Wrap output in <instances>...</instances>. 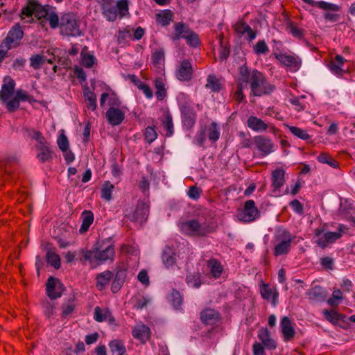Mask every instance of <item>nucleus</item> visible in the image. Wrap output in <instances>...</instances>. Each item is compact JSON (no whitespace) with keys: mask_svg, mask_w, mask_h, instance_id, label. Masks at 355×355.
<instances>
[{"mask_svg":"<svg viewBox=\"0 0 355 355\" xmlns=\"http://www.w3.org/2000/svg\"><path fill=\"white\" fill-rule=\"evenodd\" d=\"M157 136V132L153 127L148 126L146 128L145 137L148 142L151 143L155 141Z\"/></svg>","mask_w":355,"mask_h":355,"instance_id":"61","label":"nucleus"},{"mask_svg":"<svg viewBox=\"0 0 355 355\" xmlns=\"http://www.w3.org/2000/svg\"><path fill=\"white\" fill-rule=\"evenodd\" d=\"M112 277V273L106 270L96 277V286L99 290H103L105 286L110 282Z\"/></svg>","mask_w":355,"mask_h":355,"instance_id":"31","label":"nucleus"},{"mask_svg":"<svg viewBox=\"0 0 355 355\" xmlns=\"http://www.w3.org/2000/svg\"><path fill=\"white\" fill-rule=\"evenodd\" d=\"M185 39L188 45L197 47L200 42L198 35L187 27L184 23L179 22L175 25V34L173 40Z\"/></svg>","mask_w":355,"mask_h":355,"instance_id":"5","label":"nucleus"},{"mask_svg":"<svg viewBox=\"0 0 355 355\" xmlns=\"http://www.w3.org/2000/svg\"><path fill=\"white\" fill-rule=\"evenodd\" d=\"M303 1L307 3L311 6H317L320 9L324 10H330L338 12L340 10V6L336 4L328 3L324 1H315L314 0H302Z\"/></svg>","mask_w":355,"mask_h":355,"instance_id":"26","label":"nucleus"},{"mask_svg":"<svg viewBox=\"0 0 355 355\" xmlns=\"http://www.w3.org/2000/svg\"><path fill=\"white\" fill-rule=\"evenodd\" d=\"M352 209V205L348 204L347 201L341 202L338 212L340 215L348 217L350 214L349 210Z\"/></svg>","mask_w":355,"mask_h":355,"instance_id":"60","label":"nucleus"},{"mask_svg":"<svg viewBox=\"0 0 355 355\" xmlns=\"http://www.w3.org/2000/svg\"><path fill=\"white\" fill-rule=\"evenodd\" d=\"M24 33L19 24L15 25L8 32L6 37L1 44V48L5 51L19 46Z\"/></svg>","mask_w":355,"mask_h":355,"instance_id":"8","label":"nucleus"},{"mask_svg":"<svg viewBox=\"0 0 355 355\" xmlns=\"http://www.w3.org/2000/svg\"><path fill=\"white\" fill-rule=\"evenodd\" d=\"M208 137L209 140L216 141L219 139L220 132L216 122H212L208 129Z\"/></svg>","mask_w":355,"mask_h":355,"instance_id":"51","label":"nucleus"},{"mask_svg":"<svg viewBox=\"0 0 355 355\" xmlns=\"http://www.w3.org/2000/svg\"><path fill=\"white\" fill-rule=\"evenodd\" d=\"M171 302L175 309H178L182 302V297L180 292L173 291L171 293Z\"/></svg>","mask_w":355,"mask_h":355,"instance_id":"55","label":"nucleus"},{"mask_svg":"<svg viewBox=\"0 0 355 355\" xmlns=\"http://www.w3.org/2000/svg\"><path fill=\"white\" fill-rule=\"evenodd\" d=\"M162 261L166 268L173 267L176 261L175 254L169 247H166L162 253Z\"/></svg>","mask_w":355,"mask_h":355,"instance_id":"29","label":"nucleus"},{"mask_svg":"<svg viewBox=\"0 0 355 355\" xmlns=\"http://www.w3.org/2000/svg\"><path fill=\"white\" fill-rule=\"evenodd\" d=\"M46 286V294L52 300L60 297L64 291L63 284L53 277H49Z\"/></svg>","mask_w":355,"mask_h":355,"instance_id":"11","label":"nucleus"},{"mask_svg":"<svg viewBox=\"0 0 355 355\" xmlns=\"http://www.w3.org/2000/svg\"><path fill=\"white\" fill-rule=\"evenodd\" d=\"M20 103L18 98L15 96L10 101H7L6 108L10 112L16 111L19 107Z\"/></svg>","mask_w":355,"mask_h":355,"instance_id":"62","label":"nucleus"},{"mask_svg":"<svg viewBox=\"0 0 355 355\" xmlns=\"http://www.w3.org/2000/svg\"><path fill=\"white\" fill-rule=\"evenodd\" d=\"M258 338L261 341L263 345L267 349H275L276 348V342L270 336L269 331L266 328L259 330Z\"/></svg>","mask_w":355,"mask_h":355,"instance_id":"24","label":"nucleus"},{"mask_svg":"<svg viewBox=\"0 0 355 355\" xmlns=\"http://www.w3.org/2000/svg\"><path fill=\"white\" fill-rule=\"evenodd\" d=\"M60 29L62 35L68 37H79L83 35L80 24L73 13L64 14L60 21Z\"/></svg>","mask_w":355,"mask_h":355,"instance_id":"3","label":"nucleus"},{"mask_svg":"<svg viewBox=\"0 0 355 355\" xmlns=\"http://www.w3.org/2000/svg\"><path fill=\"white\" fill-rule=\"evenodd\" d=\"M51 9L52 8L49 5L42 6L35 0H29L27 5L21 10V16L30 17L34 15L38 19L46 18Z\"/></svg>","mask_w":355,"mask_h":355,"instance_id":"6","label":"nucleus"},{"mask_svg":"<svg viewBox=\"0 0 355 355\" xmlns=\"http://www.w3.org/2000/svg\"><path fill=\"white\" fill-rule=\"evenodd\" d=\"M240 77L239 78V84H247L248 83H252V71L250 72L245 66H241L239 67Z\"/></svg>","mask_w":355,"mask_h":355,"instance_id":"37","label":"nucleus"},{"mask_svg":"<svg viewBox=\"0 0 355 355\" xmlns=\"http://www.w3.org/2000/svg\"><path fill=\"white\" fill-rule=\"evenodd\" d=\"M259 211L252 200H247L244 204V208L239 214L240 220L244 222H251L258 218Z\"/></svg>","mask_w":355,"mask_h":355,"instance_id":"12","label":"nucleus"},{"mask_svg":"<svg viewBox=\"0 0 355 355\" xmlns=\"http://www.w3.org/2000/svg\"><path fill=\"white\" fill-rule=\"evenodd\" d=\"M247 123L250 129L257 132L264 131L268 128L267 124L263 121L254 116H250L248 118Z\"/></svg>","mask_w":355,"mask_h":355,"instance_id":"28","label":"nucleus"},{"mask_svg":"<svg viewBox=\"0 0 355 355\" xmlns=\"http://www.w3.org/2000/svg\"><path fill=\"white\" fill-rule=\"evenodd\" d=\"M132 336L141 343H146L150 337V328L143 324L136 325L132 329Z\"/></svg>","mask_w":355,"mask_h":355,"instance_id":"20","label":"nucleus"},{"mask_svg":"<svg viewBox=\"0 0 355 355\" xmlns=\"http://www.w3.org/2000/svg\"><path fill=\"white\" fill-rule=\"evenodd\" d=\"M109 311L108 309H102L99 306H96L94 313V320L100 322L107 320V315H109Z\"/></svg>","mask_w":355,"mask_h":355,"instance_id":"47","label":"nucleus"},{"mask_svg":"<svg viewBox=\"0 0 355 355\" xmlns=\"http://www.w3.org/2000/svg\"><path fill=\"white\" fill-rule=\"evenodd\" d=\"M234 30L236 33L244 35L246 33L248 30H250V26L244 21H238L234 26Z\"/></svg>","mask_w":355,"mask_h":355,"instance_id":"59","label":"nucleus"},{"mask_svg":"<svg viewBox=\"0 0 355 355\" xmlns=\"http://www.w3.org/2000/svg\"><path fill=\"white\" fill-rule=\"evenodd\" d=\"M82 64L87 68H91L95 63V57L87 53V47H85L80 53Z\"/></svg>","mask_w":355,"mask_h":355,"instance_id":"36","label":"nucleus"},{"mask_svg":"<svg viewBox=\"0 0 355 355\" xmlns=\"http://www.w3.org/2000/svg\"><path fill=\"white\" fill-rule=\"evenodd\" d=\"M162 125L166 130V136L171 137L173 134V123L172 116L170 114H166L164 119L162 121Z\"/></svg>","mask_w":355,"mask_h":355,"instance_id":"45","label":"nucleus"},{"mask_svg":"<svg viewBox=\"0 0 355 355\" xmlns=\"http://www.w3.org/2000/svg\"><path fill=\"white\" fill-rule=\"evenodd\" d=\"M94 221V215L90 211H85L83 213V222L80 228V232H87Z\"/></svg>","mask_w":355,"mask_h":355,"instance_id":"32","label":"nucleus"},{"mask_svg":"<svg viewBox=\"0 0 355 355\" xmlns=\"http://www.w3.org/2000/svg\"><path fill=\"white\" fill-rule=\"evenodd\" d=\"M36 148L39 150L37 157L41 162H48L52 158V152L46 140L37 144Z\"/></svg>","mask_w":355,"mask_h":355,"instance_id":"23","label":"nucleus"},{"mask_svg":"<svg viewBox=\"0 0 355 355\" xmlns=\"http://www.w3.org/2000/svg\"><path fill=\"white\" fill-rule=\"evenodd\" d=\"M201 321L205 324H214L220 319V313L212 309H205L200 313Z\"/></svg>","mask_w":355,"mask_h":355,"instance_id":"21","label":"nucleus"},{"mask_svg":"<svg viewBox=\"0 0 355 355\" xmlns=\"http://www.w3.org/2000/svg\"><path fill=\"white\" fill-rule=\"evenodd\" d=\"M187 283L193 288H199L201 285L200 275L199 272H194L187 276Z\"/></svg>","mask_w":355,"mask_h":355,"instance_id":"46","label":"nucleus"},{"mask_svg":"<svg viewBox=\"0 0 355 355\" xmlns=\"http://www.w3.org/2000/svg\"><path fill=\"white\" fill-rule=\"evenodd\" d=\"M76 308L74 300L70 298L67 302L62 305V317L67 318L71 315Z\"/></svg>","mask_w":355,"mask_h":355,"instance_id":"42","label":"nucleus"},{"mask_svg":"<svg viewBox=\"0 0 355 355\" xmlns=\"http://www.w3.org/2000/svg\"><path fill=\"white\" fill-rule=\"evenodd\" d=\"M201 193L202 191L200 188L193 186L189 188L187 195L193 200H198L200 197Z\"/></svg>","mask_w":355,"mask_h":355,"instance_id":"63","label":"nucleus"},{"mask_svg":"<svg viewBox=\"0 0 355 355\" xmlns=\"http://www.w3.org/2000/svg\"><path fill=\"white\" fill-rule=\"evenodd\" d=\"M46 58L40 54L32 55L30 58V65L34 69H39L44 64Z\"/></svg>","mask_w":355,"mask_h":355,"instance_id":"39","label":"nucleus"},{"mask_svg":"<svg viewBox=\"0 0 355 355\" xmlns=\"http://www.w3.org/2000/svg\"><path fill=\"white\" fill-rule=\"evenodd\" d=\"M114 189V185L110 182H107L103 184L101 190V198L107 201L112 199V193Z\"/></svg>","mask_w":355,"mask_h":355,"instance_id":"49","label":"nucleus"},{"mask_svg":"<svg viewBox=\"0 0 355 355\" xmlns=\"http://www.w3.org/2000/svg\"><path fill=\"white\" fill-rule=\"evenodd\" d=\"M124 118V112L118 107H110L106 112V119L112 125H120Z\"/></svg>","mask_w":355,"mask_h":355,"instance_id":"18","label":"nucleus"},{"mask_svg":"<svg viewBox=\"0 0 355 355\" xmlns=\"http://www.w3.org/2000/svg\"><path fill=\"white\" fill-rule=\"evenodd\" d=\"M261 294L263 299L269 300L271 297H272V304L273 305L276 304L277 299L279 296L278 292L272 289L267 284H263L261 288Z\"/></svg>","mask_w":355,"mask_h":355,"instance_id":"30","label":"nucleus"},{"mask_svg":"<svg viewBox=\"0 0 355 355\" xmlns=\"http://www.w3.org/2000/svg\"><path fill=\"white\" fill-rule=\"evenodd\" d=\"M155 86L156 88L155 95L159 101H162L164 98L166 94V92L164 87V84L162 79H156L155 81Z\"/></svg>","mask_w":355,"mask_h":355,"instance_id":"43","label":"nucleus"},{"mask_svg":"<svg viewBox=\"0 0 355 355\" xmlns=\"http://www.w3.org/2000/svg\"><path fill=\"white\" fill-rule=\"evenodd\" d=\"M309 299L313 302H323L326 298V293L320 286H315L306 292Z\"/></svg>","mask_w":355,"mask_h":355,"instance_id":"27","label":"nucleus"},{"mask_svg":"<svg viewBox=\"0 0 355 355\" xmlns=\"http://www.w3.org/2000/svg\"><path fill=\"white\" fill-rule=\"evenodd\" d=\"M318 160L319 162L322 164H327L331 166L332 168H337L338 166V163L331 158L327 153H322L318 157Z\"/></svg>","mask_w":355,"mask_h":355,"instance_id":"48","label":"nucleus"},{"mask_svg":"<svg viewBox=\"0 0 355 355\" xmlns=\"http://www.w3.org/2000/svg\"><path fill=\"white\" fill-rule=\"evenodd\" d=\"M15 83L10 77H6L0 91V98L3 102H6L13 94Z\"/></svg>","mask_w":355,"mask_h":355,"instance_id":"19","label":"nucleus"},{"mask_svg":"<svg viewBox=\"0 0 355 355\" xmlns=\"http://www.w3.org/2000/svg\"><path fill=\"white\" fill-rule=\"evenodd\" d=\"M42 307L44 309V314L46 317L49 318L53 314L55 309L54 304L47 300L42 302Z\"/></svg>","mask_w":355,"mask_h":355,"instance_id":"58","label":"nucleus"},{"mask_svg":"<svg viewBox=\"0 0 355 355\" xmlns=\"http://www.w3.org/2000/svg\"><path fill=\"white\" fill-rule=\"evenodd\" d=\"M102 12L108 21L116 19L118 12L114 0H101Z\"/></svg>","mask_w":355,"mask_h":355,"instance_id":"16","label":"nucleus"},{"mask_svg":"<svg viewBox=\"0 0 355 355\" xmlns=\"http://www.w3.org/2000/svg\"><path fill=\"white\" fill-rule=\"evenodd\" d=\"M343 225H340L339 232H327L324 234H322V231L317 230L316 236H318V239L316 240V243L322 248H326L328 244L334 243L336 240L341 237V232H343Z\"/></svg>","mask_w":355,"mask_h":355,"instance_id":"10","label":"nucleus"},{"mask_svg":"<svg viewBox=\"0 0 355 355\" xmlns=\"http://www.w3.org/2000/svg\"><path fill=\"white\" fill-rule=\"evenodd\" d=\"M254 51L258 55L266 54L269 51V49L264 40H260L254 46Z\"/></svg>","mask_w":355,"mask_h":355,"instance_id":"54","label":"nucleus"},{"mask_svg":"<svg viewBox=\"0 0 355 355\" xmlns=\"http://www.w3.org/2000/svg\"><path fill=\"white\" fill-rule=\"evenodd\" d=\"M205 87L210 89L213 92H218L221 89L220 83L214 75L207 76Z\"/></svg>","mask_w":355,"mask_h":355,"instance_id":"33","label":"nucleus"},{"mask_svg":"<svg viewBox=\"0 0 355 355\" xmlns=\"http://www.w3.org/2000/svg\"><path fill=\"white\" fill-rule=\"evenodd\" d=\"M46 260L48 263L51 264L55 269L60 268V256L51 250H49L46 254Z\"/></svg>","mask_w":355,"mask_h":355,"instance_id":"35","label":"nucleus"},{"mask_svg":"<svg viewBox=\"0 0 355 355\" xmlns=\"http://www.w3.org/2000/svg\"><path fill=\"white\" fill-rule=\"evenodd\" d=\"M157 20L162 26H167L172 20V12L169 10H164L156 15Z\"/></svg>","mask_w":355,"mask_h":355,"instance_id":"38","label":"nucleus"},{"mask_svg":"<svg viewBox=\"0 0 355 355\" xmlns=\"http://www.w3.org/2000/svg\"><path fill=\"white\" fill-rule=\"evenodd\" d=\"M276 57L282 64L288 67H290L292 71H298L301 67V60L291 55L280 53L277 55Z\"/></svg>","mask_w":355,"mask_h":355,"instance_id":"17","label":"nucleus"},{"mask_svg":"<svg viewBox=\"0 0 355 355\" xmlns=\"http://www.w3.org/2000/svg\"><path fill=\"white\" fill-rule=\"evenodd\" d=\"M57 144L59 147V148L62 151L64 152L66 150L69 148V141L68 139L64 134H62L59 136Z\"/></svg>","mask_w":355,"mask_h":355,"instance_id":"57","label":"nucleus"},{"mask_svg":"<svg viewBox=\"0 0 355 355\" xmlns=\"http://www.w3.org/2000/svg\"><path fill=\"white\" fill-rule=\"evenodd\" d=\"M28 136L32 139L36 140L37 144H40L44 141H45V138L42 136V133L35 130H28Z\"/></svg>","mask_w":355,"mask_h":355,"instance_id":"64","label":"nucleus"},{"mask_svg":"<svg viewBox=\"0 0 355 355\" xmlns=\"http://www.w3.org/2000/svg\"><path fill=\"white\" fill-rule=\"evenodd\" d=\"M46 19L49 22L51 28H56L60 27V21L58 15L54 11H49V15Z\"/></svg>","mask_w":355,"mask_h":355,"instance_id":"53","label":"nucleus"},{"mask_svg":"<svg viewBox=\"0 0 355 355\" xmlns=\"http://www.w3.org/2000/svg\"><path fill=\"white\" fill-rule=\"evenodd\" d=\"M280 325L282 328V333L284 335L285 340L292 339L295 334V331L292 324V322L288 317H283L281 320Z\"/></svg>","mask_w":355,"mask_h":355,"instance_id":"22","label":"nucleus"},{"mask_svg":"<svg viewBox=\"0 0 355 355\" xmlns=\"http://www.w3.org/2000/svg\"><path fill=\"white\" fill-rule=\"evenodd\" d=\"M149 214V205L143 202H138L134 210H126L125 216L134 222L142 223L146 221Z\"/></svg>","mask_w":355,"mask_h":355,"instance_id":"9","label":"nucleus"},{"mask_svg":"<svg viewBox=\"0 0 355 355\" xmlns=\"http://www.w3.org/2000/svg\"><path fill=\"white\" fill-rule=\"evenodd\" d=\"M323 314L326 319L332 324H336L340 320H341L342 318L340 314L334 310H324L323 311Z\"/></svg>","mask_w":355,"mask_h":355,"instance_id":"50","label":"nucleus"},{"mask_svg":"<svg viewBox=\"0 0 355 355\" xmlns=\"http://www.w3.org/2000/svg\"><path fill=\"white\" fill-rule=\"evenodd\" d=\"M287 31L292 35L298 39H301L304 36V30L297 27L293 22H289L287 26Z\"/></svg>","mask_w":355,"mask_h":355,"instance_id":"52","label":"nucleus"},{"mask_svg":"<svg viewBox=\"0 0 355 355\" xmlns=\"http://www.w3.org/2000/svg\"><path fill=\"white\" fill-rule=\"evenodd\" d=\"M207 266L210 268V272L213 277H220L223 272V267L219 261L216 259H212L208 261Z\"/></svg>","mask_w":355,"mask_h":355,"instance_id":"34","label":"nucleus"},{"mask_svg":"<svg viewBox=\"0 0 355 355\" xmlns=\"http://www.w3.org/2000/svg\"><path fill=\"white\" fill-rule=\"evenodd\" d=\"M254 144L261 155L266 156L273 151L272 141L264 136H256L254 138Z\"/></svg>","mask_w":355,"mask_h":355,"instance_id":"14","label":"nucleus"},{"mask_svg":"<svg viewBox=\"0 0 355 355\" xmlns=\"http://www.w3.org/2000/svg\"><path fill=\"white\" fill-rule=\"evenodd\" d=\"M182 114V121L184 127L189 129L191 128L196 123V113L193 109L184 103L180 107Z\"/></svg>","mask_w":355,"mask_h":355,"instance_id":"15","label":"nucleus"},{"mask_svg":"<svg viewBox=\"0 0 355 355\" xmlns=\"http://www.w3.org/2000/svg\"><path fill=\"white\" fill-rule=\"evenodd\" d=\"M286 127L292 134H293L295 136L301 139L307 140L310 138L309 135L305 130L301 129L298 127L291 126L288 125H287Z\"/></svg>","mask_w":355,"mask_h":355,"instance_id":"44","label":"nucleus"},{"mask_svg":"<svg viewBox=\"0 0 355 355\" xmlns=\"http://www.w3.org/2000/svg\"><path fill=\"white\" fill-rule=\"evenodd\" d=\"M294 236L284 227H278L275 230L274 239L276 243L274 249V255L279 257L286 254L290 251L291 242Z\"/></svg>","mask_w":355,"mask_h":355,"instance_id":"1","label":"nucleus"},{"mask_svg":"<svg viewBox=\"0 0 355 355\" xmlns=\"http://www.w3.org/2000/svg\"><path fill=\"white\" fill-rule=\"evenodd\" d=\"M285 172L282 168H277L272 173V187L273 192L279 190L284 183Z\"/></svg>","mask_w":355,"mask_h":355,"instance_id":"25","label":"nucleus"},{"mask_svg":"<svg viewBox=\"0 0 355 355\" xmlns=\"http://www.w3.org/2000/svg\"><path fill=\"white\" fill-rule=\"evenodd\" d=\"M115 257L114 245L108 242L97 243L94 246V259L100 263L107 260L112 261Z\"/></svg>","mask_w":355,"mask_h":355,"instance_id":"7","label":"nucleus"},{"mask_svg":"<svg viewBox=\"0 0 355 355\" xmlns=\"http://www.w3.org/2000/svg\"><path fill=\"white\" fill-rule=\"evenodd\" d=\"M180 229L186 234L198 237L205 236L214 231L205 223L201 224L194 219L182 223Z\"/></svg>","mask_w":355,"mask_h":355,"instance_id":"4","label":"nucleus"},{"mask_svg":"<svg viewBox=\"0 0 355 355\" xmlns=\"http://www.w3.org/2000/svg\"><path fill=\"white\" fill-rule=\"evenodd\" d=\"M84 96L85 101L87 102V108L92 110V111L95 110L97 106L95 94L92 92L87 89L84 92Z\"/></svg>","mask_w":355,"mask_h":355,"instance_id":"40","label":"nucleus"},{"mask_svg":"<svg viewBox=\"0 0 355 355\" xmlns=\"http://www.w3.org/2000/svg\"><path fill=\"white\" fill-rule=\"evenodd\" d=\"M192 73V64L187 59H184L180 62L175 71L176 78L180 81L190 80Z\"/></svg>","mask_w":355,"mask_h":355,"instance_id":"13","label":"nucleus"},{"mask_svg":"<svg viewBox=\"0 0 355 355\" xmlns=\"http://www.w3.org/2000/svg\"><path fill=\"white\" fill-rule=\"evenodd\" d=\"M117 11L119 10L121 16L125 15L128 12V0H119L115 2Z\"/></svg>","mask_w":355,"mask_h":355,"instance_id":"56","label":"nucleus"},{"mask_svg":"<svg viewBox=\"0 0 355 355\" xmlns=\"http://www.w3.org/2000/svg\"><path fill=\"white\" fill-rule=\"evenodd\" d=\"M109 346L112 352H116L118 355H123L126 351L123 343L119 340H114L110 342Z\"/></svg>","mask_w":355,"mask_h":355,"instance_id":"41","label":"nucleus"},{"mask_svg":"<svg viewBox=\"0 0 355 355\" xmlns=\"http://www.w3.org/2000/svg\"><path fill=\"white\" fill-rule=\"evenodd\" d=\"M250 89L254 96H261L272 93L275 90V86L267 82L261 73L253 70Z\"/></svg>","mask_w":355,"mask_h":355,"instance_id":"2","label":"nucleus"}]
</instances>
